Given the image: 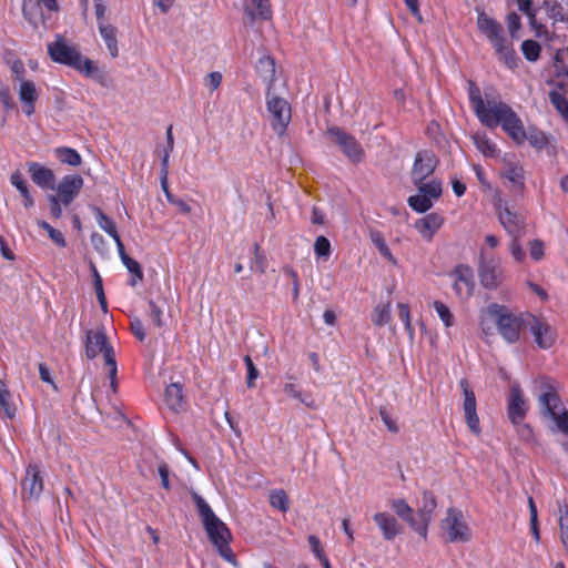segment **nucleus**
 I'll list each match as a JSON object with an SVG mask.
<instances>
[{
    "label": "nucleus",
    "mask_w": 568,
    "mask_h": 568,
    "mask_svg": "<svg viewBox=\"0 0 568 568\" xmlns=\"http://www.w3.org/2000/svg\"><path fill=\"white\" fill-rule=\"evenodd\" d=\"M468 98L474 113L484 126L489 129L501 126L517 143L526 140L523 121L510 105L487 94L484 100L480 89L473 80L468 81Z\"/></svg>",
    "instance_id": "1"
},
{
    "label": "nucleus",
    "mask_w": 568,
    "mask_h": 568,
    "mask_svg": "<svg viewBox=\"0 0 568 568\" xmlns=\"http://www.w3.org/2000/svg\"><path fill=\"white\" fill-rule=\"evenodd\" d=\"M192 498L207 537L219 555L232 566L239 567L236 556L230 546L233 539L230 528L215 515L201 495L193 493Z\"/></svg>",
    "instance_id": "2"
},
{
    "label": "nucleus",
    "mask_w": 568,
    "mask_h": 568,
    "mask_svg": "<svg viewBox=\"0 0 568 568\" xmlns=\"http://www.w3.org/2000/svg\"><path fill=\"white\" fill-rule=\"evenodd\" d=\"M477 28L494 48L499 62L510 70L516 69L519 63V58L513 43L506 39L503 26L497 20L486 14L485 11H481L477 16Z\"/></svg>",
    "instance_id": "3"
},
{
    "label": "nucleus",
    "mask_w": 568,
    "mask_h": 568,
    "mask_svg": "<svg viewBox=\"0 0 568 568\" xmlns=\"http://www.w3.org/2000/svg\"><path fill=\"white\" fill-rule=\"evenodd\" d=\"M48 54L52 61L68 65L85 77H93L98 67L95 63L83 57L74 47L69 45L64 38L57 34L53 42L48 43Z\"/></svg>",
    "instance_id": "4"
},
{
    "label": "nucleus",
    "mask_w": 568,
    "mask_h": 568,
    "mask_svg": "<svg viewBox=\"0 0 568 568\" xmlns=\"http://www.w3.org/2000/svg\"><path fill=\"white\" fill-rule=\"evenodd\" d=\"M84 352L88 359L92 361L100 354H103L105 366L108 367L111 387L116 390V375L118 366L115 353L112 345L109 343L106 334L103 328L88 329L85 333Z\"/></svg>",
    "instance_id": "5"
},
{
    "label": "nucleus",
    "mask_w": 568,
    "mask_h": 568,
    "mask_svg": "<svg viewBox=\"0 0 568 568\" xmlns=\"http://www.w3.org/2000/svg\"><path fill=\"white\" fill-rule=\"evenodd\" d=\"M487 313L496 318L499 334L508 342L515 343L520 337L521 326H527V315L517 317L506 306L493 303L487 306Z\"/></svg>",
    "instance_id": "6"
},
{
    "label": "nucleus",
    "mask_w": 568,
    "mask_h": 568,
    "mask_svg": "<svg viewBox=\"0 0 568 568\" xmlns=\"http://www.w3.org/2000/svg\"><path fill=\"white\" fill-rule=\"evenodd\" d=\"M440 528L448 542H467L471 539V530L460 509L449 507L440 523Z\"/></svg>",
    "instance_id": "7"
},
{
    "label": "nucleus",
    "mask_w": 568,
    "mask_h": 568,
    "mask_svg": "<svg viewBox=\"0 0 568 568\" xmlns=\"http://www.w3.org/2000/svg\"><path fill=\"white\" fill-rule=\"evenodd\" d=\"M495 209L500 224L509 236L523 237L525 235V217L519 212L513 210L508 201L503 200L500 196L496 197Z\"/></svg>",
    "instance_id": "8"
},
{
    "label": "nucleus",
    "mask_w": 568,
    "mask_h": 568,
    "mask_svg": "<svg viewBox=\"0 0 568 568\" xmlns=\"http://www.w3.org/2000/svg\"><path fill=\"white\" fill-rule=\"evenodd\" d=\"M266 108L271 114L272 129L278 136H283L292 119L291 105L283 98L267 94Z\"/></svg>",
    "instance_id": "9"
},
{
    "label": "nucleus",
    "mask_w": 568,
    "mask_h": 568,
    "mask_svg": "<svg viewBox=\"0 0 568 568\" xmlns=\"http://www.w3.org/2000/svg\"><path fill=\"white\" fill-rule=\"evenodd\" d=\"M327 134L352 163L363 161L365 152L354 135L347 133L339 126L328 128Z\"/></svg>",
    "instance_id": "10"
},
{
    "label": "nucleus",
    "mask_w": 568,
    "mask_h": 568,
    "mask_svg": "<svg viewBox=\"0 0 568 568\" xmlns=\"http://www.w3.org/2000/svg\"><path fill=\"white\" fill-rule=\"evenodd\" d=\"M453 280V290L462 301L469 300L475 290L474 271L469 265L458 264L449 274Z\"/></svg>",
    "instance_id": "11"
},
{
    "label": "nucleus",
    "mask_w": 568,
    "mask_h": 568,
    "mask_svg": "<svg viewBox=\"0 0 568 568\" xmlns=\"http://www.w3.org/2000/svg\"><path fill=\"white\" fill-rule=\"evenodd\" d=\"M437 507L436 497L432 491L424 490L422 494V505L417 510L416 524H413V530L424 539H427L428 527L433 520L434 511Z\"/></svg>",
    "instance_id": "12"
},
{
    "label": "nucleus",
    "mask_w": 568,
    "mask_h": 568,
    "mask_svg": "<svg viewBox=\"0 0 568 568\" xmlns=\"http://www.w3.org/2000/svg\"><path fill=\"white\" fill-rule=\"evenodd\" d=\"M527 326L535 337V342L539 348H550L557 338L555 328L548 324L544 318L537 317L532 314H527Z\"/></svg>",
    "instance_id": "13"
},
{
    "label": "nucleus",
    "mask_w": 568,
    "mask_h": 568,
    "mask_svg": "<svg viewBox=\"0 0 568 568\" xmlns=\"http://www.w3.org/2000/svg\"><path fill=\"white\" fill-rule=\"evenodd\" d=\"M459 387L464 396L463 410L465 415V422L473 434L479 435L481 429L479 424V417L476 410L475 393L470 387V384L467 378H462L459 381Z\"/></svg>",
    "instance_id": "14"
},
{
    "label": "nucleus",
    "mask_w": 568,
    "mask_h": 568,
    "mask_svg": "<svg viewBox=\"0 0 568 568\" xmlns=\"http://www.w3.org/2000/svg\"><path fill=\"white\" fill-rule=\"evenodd\" d=\"M527 410L528 405L520 386L511 385L507 404V415L511 424L519 425L526 417Z\"/></svg>",
    "instance_id": "15"
},
{
    "label": "nucleus",
    "mask_w": 568,
    "mask_h": 568,
    "mask_svg": "<svg viewBox=\"0 0 568 568\" xmlns=\"http://www.w3.org/2000/svg\"><path fill=\"white\" fill-rule=\"evenodd\" d=\"M436 166L437 160L433 152H417L410 171L413 183L415 184L425 181L429 175L434 173Z\"/></svg>",
    "instance_id": "16"
},
{
    "label": "nucleus",
    "mask_w": 568,
    "mask_h": 568,
    "mask_svg": "<svg viewBox=\"0 0 568 568\" xmlns=\"http://www.w3.org/2000/svg\"><path fill=\"white\" fill-rule=\"evenodd\" d=\"M478 273L481 285L487 290H495L503 283L504 270L494 258L483 260Z\"/></svg>",
    "instance_id": "17"
},
{
    "label": "nucleus",
    "mask_w": 568,
    "mask_h": 568,
    "mask_svg": "<svg viewBox=\"0 0 568 568\" xmlns=\"http://www.w3.org/2000/svg\"><path fill=\"white\" fill-rule=\"evenodd\" d=\"M83 179L79 174L64 175L57 186V195L64 206L70 205L83 187Z\"/></svg>",
    "instance_id": "18"
},
{
    "label": "nucleus",
    "mask_w": 568,
    "mask_h": 568,
    "mask_svg": "<svg viewBox=\"0 0 568 568\" xmlns=\"http://www.w3.org/2000/svg\"><path fill=\"white\" fill-rule=\"evenodd\" d=\"M22 491L29 499H38L43 491V478L36 464H31L26 469V476L22 480Z\"/></svg>",
    "instance_id": "19"
},
{
    "label": "nucleus",
    "mask_w": 568,
    "mask_h": 568,
    "mask_svg": "<svg viewBox=\"0 0 568 568\" xmlns=\"http://www.w3.org/2000/svg\"><path fill=\"white\" fill-rule=\"evenodd\" d=\"M27 166L32 182L39 187L44 190H53L55 187V174L53 170L39 162H28Z\"/></svg>",
    "instance_id": "20"
},
{
    "label": "nucleus",
    "mask_w": 568,
    "mask_h": 568,
    "mask_svg": "<svg viewBox=\"0 0 568 568\" xmlns=\"http://www.w3.org/2000/svg\"><path fill=\"white\" fill-rule=\"evenodd\" d=\"M373 519L385 540H394L403 530V527L397 519L387 511L376 513L373 516Z\"/></svg>",
    "instance_id": "21"
},
{
    "label": "nucleus",
    "mask_w": 568,
    "mask_h": 568,
    "mask_svg": "<svg viewBox=\"0 0 568 568\" xmlns=\"http://www.w3.org/2000/svg\"><path fill=\"white\" fill-rule=\"evenodd\" d=\"M444 221L442 214L433 212L419 219L415 227L425 240L430 241L434 234L443 226Z\"/></svg>",
    "instance_id": "22"
},
{
    "label": "nucleus",
    "mask_w": 568,
    "mask_h": 568,
    "mask_svg": "<svg viewBox=\"0 0 568 568\" xmlns=\"http://www.w3.org/2000/svg\"><path fill=\"white\" fill-rule=\"evenodd\" d=\"M39 98L36 84L31 80H21L19 99L23 104V112L30 116L36 111V102Z\"/></svg>",
    "instance_id": "23"
},
{
    "label": "nucleus",
    "mask_w": 568,
    "mask_h": 568,
    "mask_svg": "<svg viewBox=\"0 0 568 568\" xmlns=\"http://www.w3.org/2000/svg\"><path fill=\"white\" fill-rule=\"evenodd\" d=\"M539 403L546 414L555 418L564 407L561 399L554 386L547 385L542 394L539 396Z\"/></svg>",
    "instance_id": "24"
},
{
    "label": "nucleus",
    "mask_w": 568,
    "mask_h": 568,
    "mask_svg": "<svg viewBox=\"0 0 568 568\" xmlns=\"http://www.w3.org/2000/svg\"><path fill=\"white\" fill-rule=\"evenodd\" d=\"M17 412L18 408L8 385L0 378V417L2 419H14Z\"/></svg>",
    "instance_id": "25"
},
{
    "label": "nucleus",
    "mask_w": 568,
    "mask_h": 568,
    "mask_svg": "<svg viewBox=\"0 0 568 568\" xmlns=\"http://www.w3.org/2000/svg\"><path fill=\"white\" fill-rule=\"evenodd\" d=\"M99 33L103 39L106 49L112 58H116L119 55V47H118V29L111 23H99L98 26Z\"/></svg>",
    "instance_id": "26"
},
{
    "label": "nucleus",
    "mask_w": 568,
    "mask_h": 568,
    "mask_svg": "<svg viewBox=\"0 0 568 568\" xmlns=\"http://www.w3.org/2000/svg\"><path fill=\"white\" fill-rule=\"evenodd\" d=\"M164 400L168 407L178 412L182 407L183 402V387L179 383L170 384L164 394Z\"/></svg>",
    "instance_id": "27"
},
{
    "label": "nucleus",
    "mask_w": 568,
    "mask_h": 568,
    "mask_svg": "<svg viewBox=\"0 0 568 568\" xmlns=\"http://www.w3.org/2000/svg\"><path fill=\"white\" fill-rule=\"evenodd\" d=\"M473 141L477 150L486 158H497L499 149L485 133L473 135Z\"/></svg>",
    "instance_id": "28"
},
{
    "label": "nucleus",
    "mask_w": 568,
    "mask_h": 568,
    "mask_svg": "<svg viewBox=\"0 0 568 568\" xmlns=\"http://www.w3.org/2000/svg\"><path fill=\"white\" fill-rule=\"evenodd\" d=\"M369 239L379 254L392 264H396V258L390 252L383 233L378 230H371Z\"/></svg>",
    "instance_id": "29"
},
{
    "label": "nucleus",
    "mask_w": 568,
    "mask_h": 568,
    "mask_svg": "<svg viewBox=\"0 0 568 568\" xmlns=\"http://www.w3.org/2000/svg\"><path fill=\"white\" fill-rule=\"evenodd\" d=\"M390 507L398 517L407 521L409 526L413 528V524H416V517L414 516L413 508L408 505V503L405 499H392Z\"/></svg>",
    "instance_id": "30"
},
{
    "label": "nucleus",
    "mask_w": 568,
    "mask_h": 568,
    "mask_svg": "<svg viewBox=\"0 0 568 568\" xmlns=\"http://www.w3.org/2000/svg\"><path fill=\"white\" fill-rule=\"evenodd\" d=\"M54 153H55L57 159L63 164H68L71 166H79L82 163V158H81L80 153L72 148H68V146L57 148L54 150Z\"/></svg>",
    "instance_id": "31"
},
{
    "label": "nucleus",
    "mask_w": 568,
    "mask_h": 568,
    "mask_svg": "<svg viewBox=\"0 0 568 568\" xmlns=\"http://www.w3.org/2000/svg\"><path fill=\"white\" fill-rule=\"evenodd\" d=\"M93 214L99 227L111 237L119 234L115 222L109 217L100 207L93 209Z\"/></svg>",
    "instance_id": "32"
},
{
    "label": "nucleus",
    "mask_w": 568,
    "mask_h": 568,
    "mask_svg": "<svg viewBox=\"0 0 568 568\" xmlns=\"http://www.w3.org/2000/svg\"><path fill=\"white\" fill-rule=\"evenodd\" d=\"M414 185L417 186L418 191L423 194H425L426 196H428L430 200L432 199H439L442 193H443V189H442V182L439 180H436V179H433L428 182H420V183H415Z\"/></svg>",
    "instance_id": "33"
},
{
    "label": "nucleus",
    "mask_w": 568,
    "mask_h": 568,
    "mask_svg": "<svg viewBox=\"0 0 568 568\" xmlns=\"http://www.w3.org/2000/svg\"><path fill=\"white\" fill-rule=\"evenodd\" d=\"M126 270L132 274V277L129 281V285L135 286L138 282H142L144 278V274L140 263L130 257L129 255L121 260Z\"/></svg>",
    "instance_id": "34"
},
{
    "label": "nucleus",
    "mask_w": 568,
    "mask_h": 568,
    "mask_svg": "<svg viewBox=\"0 0 568 568\" xmlns=\"http://www.w3.org/2000/svg\"><path fill=\"white\" fill-rule=\"evenodd\" d=\"M268 501L273 508H276L282 513H286L290 509V499L283 489L272 490L270 493Z\"/></svg>",
    "instance_id": "35"
},
{
    "label": "nucleus",
    "mask_w": 568,
    "mask_h": 568,
    "mask_svg": "<svg viewBox=\"0 0 568 568\" xmlns=\"http://www.w3.org/2000/svg\"><path fill=\"white\" fill-rule=\"evenodd\" d=\"M390 303L378 304L373 312L372 321L376 326H384L390 322L392 318Z\"/></svg>",
    "instance_id": "36"
},
{
    "label": "nucleus",
    "mask_w": 568,
    "mask_h": 568,
    "mask_svg": "<svg viewBox=\"0 0 568 568\" xmlns=\"http://www.w3.org/2000/svg\"><path fill=\"white\" fill-rule=\"evenodd\" d=\"M407 202L410 209L417 213H425L433 206L432 200L420 192L409 196Z\"/></svg>",
    "instance_id": "37"
},
{
    "label": "nucleus",
    "mask_w": 568,
    "mask_h": 568,
    "mask_svg": "<svg viewBox=\"0 0 568 568\" xmlns=\"http://www.w3.org/2000/svg\"><path fill=\"white\" fill-rule=\"evenodd\" d=\"M523 55L529 62H536L541 53L540 44L535 40H525L520 45Z\"/></svg>",
    "instance_id": "38"
},
{
    "label": "nucleus",
    "mask_w": 568,
    "mask_h": 568,
    "mask_svg": "<svg viewBox=\"0 0 568 568\" xmlns=\"http://www.w3.org/2000/svg\"><path fill=\"white\" fill-rule=\"evenodd\" d=\"M40 0H23L22 2V14L26 20L37 26L38 13L40 12Z\"/></svg>",
    "instance_id": "39"
},
{
    "label": "nucleus",
    "mask_w": 568,
    "mask_h": 568,
    "mask_svg": "<svg viewBox=\"0 0 568 568\" xmlns=\"http://www.w3.org/2000/svg\"><path fill=\"white\" fill-rule=\"evenodd\" d=\"M549 100L556 110L561 114V116L568 122V100L564 97V94L552 90L549 93Z\"/></svg>",
    "instance_id": "40"
},
{
    "label": "nucleus",
    "mask_w": 568,
    "mask_h": 568,
    "mask_svg": "<svg viewBox=\"0 0 568 568\" xmlns=\"http://www.w3.org/2000/svg\"><path fill=\"white\" fill-rule=\"evenodd\" d=\"M37 224L39 227L43 229L44 231H47L49 237L51 239V241L59 247H65L67 245V242H65V239L63 236V234L54 229L53 226H51L48 222H45L44 220H38L37 221Z\"/></svg>",
    "instance_id": "41"
},
{
    "label": "nucleus",
    "mask_w": 568,
    "mask_h": 568,
    "mask_svg": "<svg viewBox=\"0 0 568 568\" xmlns=\"http://www.w3.org/2000/svg\"><path fill=\"white\" fill-rule=\"evenodd\" d=\"M257 71L262 77L272 80L275 74L274 59L270 55L261 57L257 62Z\"/></svg>",
    "instance_id": "42"
},
{
    "label": "nucleus",
    "mask_w": 568,
    "mask_h": 568,
    "mask_svg": "<svg viewBox=\"0 0 568 568\" xmlns=\"http://www.w3.org/2000/svg\"><path fill=\"white\" fill-rule=\"evenodd\" d=\"M504 175L514 185L518 186L519 189L524 187V170L521 166L517 164H508Z\"/></svg>",
    "instance_id": "43"
},
{
    "label": "nucleus",
    "mask_w": 568,
    "mask_h": 568,
    "mask_svg": "<svg viewBox=\"0 0 568 568\" xmlns=\"http://www.w3.org/2000/svg\"><path fill=\"white\" fill-rule=\"evenodd\" d=\"M250 267L251 270L261 274L266 272L267 260L266 256L261 252V246L258 243L254 244V257L252 258Z\"/></svg>",
    "instance_id": "44"
},
{
    "label": "nucleus",
    "mask_w": 568,
    "mask_h": 568,
    "mask_svg": "<svg viewBox=\"0 0 568 568\" xmlns=\"http://www.w3.org/2000/svg\"><path fill=\"white\" fill-rule=\"evenodd\" d=\"M433 307L446 327H452L454 325V315L446 304L435 301Z\"/></svg>",
    "instance_id": "45"
},
{
    "label": "nucleus",
    "mask_w": 568,
    "mask_h": 568,
    "mask_svg": "<svg viewBox=\"0 0 568 568\" xmlns=\"http://www.w3.org/2000/svg\"><path fill=\"white\" fill-rule=\"evenodd\" d=\"M314 252L317 257L327 260L332 253L329 240L324 235L317 236L314 243Z\"/></svg>",
    "instance_id": "46"
},
{
    "label": "nucleus",
    "mask_w": 568,
    "mask_h": 568,
    "mask_svg": "<svg viewBox=\"0 0 568 568\" xmlns=\"http://www.w3.org/2000/svg\"><path fill=\"white\" fill-rule=\"evenodd\" d=\"M307 541H308L312 552L321 561V564L329 561L324 549H323L322 542L316 535H310L307 537Z\"/></svg>",
    "instance_id": "47"
},
{
    "label": "nucleus",
    "mask_w": 568,
    "mask_h": 568,
    "mask_svg": "<svg viewBox=\"0 0 568 568\" xmlns=\"http://www.w3.org/2000/svg\"><path fill=\"white\" fill-rule=\"evenodd\" d=\"M253 6L256 9V14L262 20L272 19L273 11L271 0H252Z\"/></svg>",
    "instance_id": "48"
},
{
    "label": "nucleus",
    "mask_w": 568,
    "mask_h": 568,
    "mask_svg": "<svg viewBox=\"0 0 568 568\" xmlns=\"http://www.w3.org/2000/svg\"><path fill=\"white\" fill-rule=\"evenodd\" d=\"M244 363L247 369L246 385L248 388H253L255 387V379L258 377L260 372L250 355L244 356Z\"/></svg>",
    "instance_id": "49"
},
{
    "label": "nucleus",
    "mask_w": 568,
    "mask_h": 568,
    "mask_svg": "<svg viewBox=\"0 0 568 568\" xmlns=\"http://www.w3.org/2000/svg\"><path fill=\"white\" fill-rule=\"evenodd\" d=\"M397 308H398V316L402 320V322L404 323L405 329L407 331L409 336H413L414 335V327H413L412 322H410V310H409L408 304L399 303L397 305Z\"/></svg>",
    "instance_id": "50"
},
{
    "label": "nucleus",
    "mask_w": 568,
    "mask_h": 568,
    "mask_svg": "<svg viewBox=\"0 0 568 568\" xmlns=\"http://www.w3.org/2000/svg\"><path fill=\"white\" fill-rule=\"evenodd\" d=\"M148 304H149V311H150L149 316H150L151 322L154 324V326L162 327L163 326V321H162L163 312H162V310L152 300L149 301Z\"/></svg>",
    "instance_id": "51"
},
{
    "label": "nucleus",
    "mask_w": 568,
    "mask_h": 568,
    "mask_svg": "<svg viewBox=\"0 0 568 568\" xmlns=\"http://www.w3.org/2000/svg\"><path fill=\"white\" fill-rule=\"evenodd\" d=\"M0 102L2 103L6 111L16 108V103L12 100L10 90L7 85L0 83Z\"/></svg>",
    "instance_id": "52"
},
{
    "label": "nucleus",
    "mask_w": 568,
    "mask_h": 568,
    "mask_svg": "<svg viewBox=\"0 0 568 568\" xmlns=\"http://www.w3.org/2000/svg\"><path fill=\"white\" fill-rule=\"evenodd\" d=\"M130 329H131V333L135 336V338L139 339L140 342L145 339V336H146L145 328L140 318L134 317L131 321Z\"/></svg>",
    "instance_id": "53"
},
{
    "label": "nucleus",
    "mask_w": 568,
    "mask_h": 568,
    "mask_svg": "<svg viewBox=\"0 0 568 568\" xmlns=\"http://www.w3.org/2000/svg\"><path fill=\"white\" fill-rule=\"evenodd\" d=\"M222 79L221 72L213 71L204 78V84L213 92L221 85Z\"/></svg>",
    "instance_id": "54"
},
{
    "label": "nucleus",
    "mask_w": 568,
    "mask_h": 568,
    "mask_svg": "<svg viewBox=\"0 0 568 568\" xmlns=\"http://www.w3.org/2000/svg\"><path fill=\"white\" fill-rule=\"evenodd\" d=\"M529 253L534 261H540L544 257V243L540 240L529 242Z\"/></svg>",
    "instance_id": "55"
},
{
    "label": "nucleus",
    "mask_w": 568,
    "mask_h": 568,
    "mask_svg": "<svg viewBox=\"0 0 568 568\" xmlns=\"http://www.w3.org/2000/svg\"><path fill=\"white\" fill-rule=\"evenodd\" d=\"M519 240H520V237H513V240L509 244V250H510L513 257L517 262H523L526 257V254L519 243Z\"/></svg>",
    "instance_id": "56"
},
{
    "label": "nucleus",
    "mask_w": 568,
    "mask_h": 568,
    "mask_svg": "<svg viewBox=\"0 0 568 568\" xmlns=\"http://www.w3.org/2000/svg\"><path fill=\"white\" fill-rule=\"evenodd\" d=\"M10 183L19 191V193L29 189L27 181L24 180L20 171H14L10 176Z\"/></svg>",
    "instance_id": "57"
},
{
    "label": "nucleus",
    "mask_w": 568,
    "mask_h": 568,
    "mask_svg": "<svg viewBox=\"0 0 568 568\" xmlns=\"http://www.w3.org/2000/svg\"><path fill=\"white\" fill-rule=\"evenodd\" d=\"M49 203H50L51 216L54 220H59L62 216V207H61V205H63V204H62L61 199L55 196V195H50L49 196Z\"/></svg>",
    "instance_id": "58"
},
{
    "label": "nucleus",
    "mask_w": 568,
    "mask_h": 568,
    "mask_svg": "<svg viewBox=\"0 0 568 568\" xmlns=\"http://www.w3.org/2000/svg\"><path fill=\"white\" fill-rule=\"evenodd\" d=\"M158 471H159V476L161 478V486L166 489V490H170L171 488V485H170V467L166 463L162 462L159 464L158 466Z\"/></svg>",
    "instance_id": "59"
},
{
    "label": "nucleus",
    "mask_w": 568,
    "mask_h": 568,
    "mask_svg": "<svg viewBox=\"0 0 568 568\" xmlns=\"http://www.w3.org/2000/svg\"><path fill=\"white\" fill-rule=\"evenodd\" d=\"M379 416H381V419L383 420L384 425L390 433H398L399 428L386 408L379 409Z\"/></svg>",
    "instance_id": "60"
},
{
    "label": "nucleus",
    "mask_w": 568,
    "mask_h": 568,
    "mask_svg": "<svg viewBox=\"0 0 568 568\" xmlns=\"http://www.w3.org/2000/svg\"><path fill=\"white\" fill-rule=\"evenodd\" d=\"M509 33L515 37V33L520 29L521 22L520 17L516 12H510L506 18Z\"/></svg>",
    "instance_id": "61"
},
{
    "label": "nucleus",
    "mask_w": 568,
    "mask_h": 568,
    "mask_svg": "<svg viewBox=\"0 0 568 568\" xmlns=\"http://www.w3.org/2000/svg\"><path fill=\"white\" fill-rule=\"evenodd\" d=\"M554 422L556 423L558 429L564 433V434H568V410L567 409H562L559 414L556 415L555 418H552Z\"/></svg>",
    "instance_id": "62"
},
{
    "label": "nucleus",
    "mask_w": 568,
    "mask_h": 568,
    "mask_svg": "<svg viewBox=\"0 0 568 568\" xmlns=\"http://www.w3.org/2000/svg\"><path fill=\"white\" fill-rule=\"evenodd\" d=\"M528 141L532 146L538 149H542L548 143L547 138L542 132L531 133L528 138Z\"/></svg>",
    "instance_id": "63"
},
{
    "label": "nucleus",
    "mask_w": 568,
    "mask_h": 568,
    "mask_svg": "<svg viewBox=\"0 0 568 568\" xmlns=\"http://www.w3.org/2000/svg\"><path fill=\"white\" fill-rule=\"evenodd\" d=\"M90 241L94 250L98 252L102 253L106 250V242L100 233L93 232L90 236Z\"/></svg>",
    "instance_id": "64"
}]
</instances>
